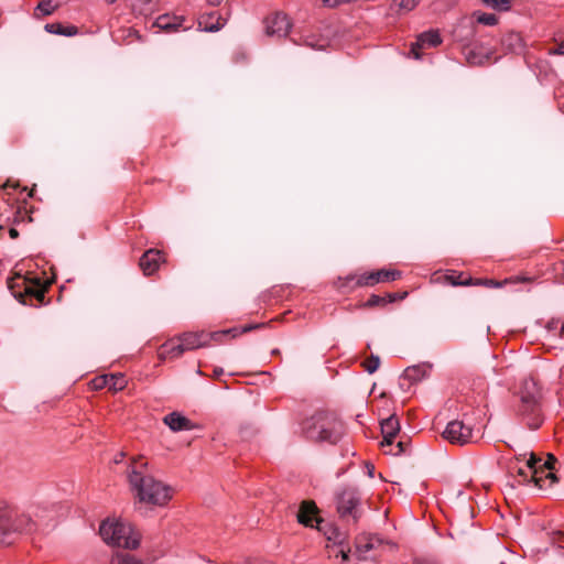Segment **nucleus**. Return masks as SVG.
Listing matches in <instances>:
<instances>
[{
    "label": "nucleus",
    "mask_w": 564,
    "mask_h": 564,
    "mask_svg": "<svg viewBox=\"0 0 564 564\" xmlns=\"http://www.w3.org/2000/svg\"><path fill=\"white\" fill-rule=\"evenodd\" d=\"M147 471V462H143L141 457L132 459L127 469L131 490L140 502L153 506L166 505L172 498L171 487L155 479Z\"/></svg>",
    "instance_id": "1"
},
{
    "label": "nucleus",
    "mask_w": 564,
    "mask_h": 564,
    "mask_svg": "<svg viewBox=\"0 0 564 564\" xmlns=\"http://www.w3.org/2000/svg\"><path fill=\"white\" fill-rule=\"evenodd\" d=\"M303 433L312 442L335 445L345 435V424L336 414L319 411L303 422Z\"/></svg>",
    "instance_id": "2"
},
{
    "label": "nucleus",
    "mask_w": 564,
    "mask_h": 564,
    "mask_svg": "<svg viewBox=\"0 0 564 564\" xmlns=\"http://www.w3.org/2000/svg\"><path fill=\"white\" fill-rule=\"evenodd\" d=\"M35 522L4 501H0V545H9L18 533L31 532Z\"/></svg>",
    "instance_id": "3"
},
{
    "label": "nucleus",
    "mask_w": 564,
    "mask_h": 564,
    "mask_svg": "<svg viewBox=\"0 0 564 564\" xmlns=\"http://www.w3.org/2000/svg\"><path fill=\"white\" fill-rule=\"evenodd\" d=\"M101 539L112 546L134 550L140 544V534L120 521H104L99 528Z\"/></svg>",
    "instance_id": "4"
},
{
    "label": "nucleus",
    "mask_w": 564,
    "mask_h": 564,
    "mask_svg": "<svg viewBox=\"0 0 564 564\" xmlns=\"http://www.w3.org/2000/svg\"><path fill=\"white\" fill-rule=\"evenodd\" d=\"M8 284L13 296L22 304L33 305L32 300H36L39 304L44 303L46 292L45 288L32 284L22 275H17L15 278L10 279Z\"/></svg>",
    "instance_id": "5"
},
{
    "label": "nucleus",
    "mask_w": 564,
    "mask_h": 564,
    "mask_svg": "<svg viewBox=\"0 0 564 564\" xmlns=\"http://www.w3.org/2000/svg\"><path fill=\"white\" fill-rule=\"evenodd\" d=\"M361 497L355 488H344L336 496V508L343 520H352L357 523L361 517L360 511Z\"/></svg>",
    "instance_id": "6"
},
{
    "label": "nucleus",
    "mask_w": 564,
    "mask_h": 564,
    "mask_svg": "<svg viewBox=\"0 0 564 564\" xmlns=\"http://www.w3.org/2000/svg\"><path fill=\"white\" fill-rule=\"evenodd\" d=\"M518 413L531 430L539 429L544 420L541 401L521 400Z\"/></svg>",
    "instance_id": "7"
},
{
    "label": "nucleus",
    "mask_w": 564,
    "mask_h": 564,
    "mask_svg": "<svg viewBox=\"0 0 564 564\" xmlns=\"http://www.w3.org/2000/svg\"><path fill=\"white\" fill-rule=\"evenodd\" d=\"M443 437L452 444L465 445L473 440V429L463 421L454 420L447 424Z\"/></svg>",
    "instance_id": "8"
},
{
    "label": "nucleus",
    "mask_w": 564,
    "mask_h": 564,
    "mask_svg": "<svg viewBox=\"0 0 564 564\" xmlns=\"http://www.w3.org/2000/svg\"><path fill=\"white\" fill-rule=\"evenodd\" d=\"M265 33L269 36L284 37L291 30V22L286 14L275 12L264 20Z\"/></svg>",
    "instance_id": "9"
},
{
    "label": "nucleus",
    "mask_w": 564,
    "mask_h": 564,
    "mask_svg": "<svg viewBox=\"0 0 564 564\" xmlns=\"http://www.w3.org/2000/svg\"><path fill=\"white\" fill-rule=\"evenodd\" d=\"M399 278H401V272L399 270L381 269L358 276L356 280V286H373L381 282L395 281Z\"/></svg>",
    "instance_id": "10"
},
{
    "label": "nucleus",
    "mask_w": 564,
    "mask_h": 564,
    "mask_svg": "<svg viewBox=\"0 0 564 564\" xmlns=\"http://www.w3.org/2000/svg\"><path fill=\"white\" fill-rule=\"evenodd\" d=\"M165 261L164 253L158 249L147 250L139 260V267L144 275H152L155 273L161 263Z\"/></svg>",
    "instance_id": "11"
},
{
    "label": "nucleus",
    "mask_w": 564,
    "mask_h": 564,
    "mask_svg": "<svg viewBox=\"0 0 564 564\" xmlns=\"http://www.w3.org/2000/svg\"><path fill=\"white\" fill-rule=\"evenodd\" d=\"M442 43L438 31L430 30L421 33L415 43L411 45V54L415 59L421 58L420 50L423 47H436Z\"/></svg>",
    "instance_id": "12"
},
{
    "label": "nucleus",
    "mask_w": 564,
    "mask_h": 564,
    "mask_svg": "<svg viewBox=\"0 0 564 564\" xmlns=\"http://www.w3.org/2000/svg\"><path fill=\"white\" fill-rule=\"evenodd\" d=\"M318 509L314 501L304 500L301 502L299 512H297V521L305 527H314V521L317 523L321 522V519L317 517Z\"/></svg>",
    "instance_id": "13"
},
{
    "label": "nucleus",
    "mask_w": 564,
    "mask_h": 564,
    "mask_svg": "<svg viewBox=\"0 0 564 564\" xmlns=\"http://www.w3.org/2000/svg\"><path fill=\"white\" fill-rule=\"evenodd\" d=\"M400 432L399 419L395 415H390L381 422V433L383 441L382 447L392 446L397 435Z\"/></svg>",
    "instance_id": "14"
},
{
    "label": "nucleus",
    "mask_w": 564,
    "mask_h": 564,
    "mask_svg": "<svg viewBox=\"0 0 564 564\" xmlns=\"http://www.w3.org/2000/svg\"><path fill=\"white\" fill-rule=\"evenodd\" d=\"M542 459L538 457L533 452L529 453V458L527 459V467L531 473V480L534 485L543 489L545 484V468H541L538 466Z\"/></svg>",
    "instance_id": "15"
},
{
    "label": "nucleus",
    "mask_w": 564,
    "mask_h": 564,
    "mask_svg": "<svg viewBox=\"0 0 564 564\" xmlns=\"http://www.w3.org/2000/svg\"><path fill=\"white\" fill-rule=\"evenodd\" d=\"M178 338L182 341L185 351L194 350L206 346L207 333H184Z\"/></svg>",
    "instance_id": "16"
},
{
    "label": "nucleus",
    "mask_w": 564,
    "mask_h": 564,
    "mask_svg": "<svg viewBox=\"0 0 564 564\" xmlns=\"http://www.w3.org/2000/svg\"><path fill=\"white\" fill-rule=\"evenodd\" d=\"M185 352L181 339L173 338L165 341L159 349V358L164 360L167 358H177Z\"/></svg>",
    "instance_id": "17"
},
{
    "label": "nucleus",
    "mask_w": 564,
    "mask_h": 564,
    "mask_svg": "<svg viewBox=\"0 0 564 564\" xmlns=\"http://www.w3.org/2000/svg\"><path fill=\"white\" fill-rule=\"evenodd\" d=\"M521 400L542 401L541 388L534 379L528 378L523 380L520 388V401Z\"/></svg>",
    "instance_id": "18"
},
{
    "label": "nucleus",
    "mask_w": 564,
    "mask_h": 564,
    "mask_svg": "<svg viewBox=\"0 0 564 564\" xmlns=\"http://www.w3.org/2000/svg\"><path fill=\"white\" fill-rule=\"evenodd\" d=\"M164 423L174 432L189 431L194 429V424L186 416L178 412H172L165 415Z\"/></svg>",
    "instance_id": "19"
},
{
    "label": "nucleus",
    "mask_w": 564,
    "mask_h": 564,
    "mask_svg": "<svg viewBox=\"0 0 564 564\" xmlns=\"http://www.w3.org/2000/svg\"><path fill=\"white\" fill-rule=\"evenodd\" d=\"M184 22L183 17L162 14L156 18L155 25L164 31H176L178 30Z\"/></svg>",
    "instance_id": "20"
},
{
    "label": "nucleus",
    "mask_w": 564,
    "mask_h": 564,
    "mask_svg": "<svg viewBox=\"0 0 564 564\" xmlns=\"http://www.w3.org/2000/svg\"><path fill=\"white\" fill-rule=\"evenodd\" d=\"M430 368L426 364L408 367L403 372V378L411 383L419 382L429 375Z\"/></svg>",
    "instance_id": "21"
},
{
    "label": "nucleus",
    "mask_w": 564,
    "mask_h": 564,
    "mask_svg": "<svg viewBox=\"0 0 564 564\" xmlns=\"http://www.w3.org/2000/svg\"><path fill=\"white\" fill-rule=\"evenodd\" d=\"M45 31L52 34L64 35V36H74L78 34V28L75 25L64 26L62 23H47L44 26Z\"/></svg>",
    "instance_id": "22"
},
{
    "label": "nucleus",
    "mask_w": 564,
    "mask_h": 564,
    "mask_svg": "<svg viewBox=\"0 0 564 564\" xmlns=\"http://www.w3.org/2000/svg\"><path fill=\"white\" fill-rule=\"evenodd\" d=\"M127 386V379L122 373L108 375V390L112 392L121 391Z\"/></svg>",
    "instance_id": "23"
},
{
    "label": "nucleus",
    "mask_w": 564,
    "mask_h": 564,
    "mask_svg": "<svg viewBox=\"0 0 564 564\" xmlns=\"http://www.w3.org/2000/svg\"><path fill=\"white\" fill-rule=\"evenodd\" d=\"M529 281H531V278L520 276V275L512 276V278H509V279H505L503 281H496V280H492V279H485L484 286H487V288H501V286H503L505 284H508V283L529 282Z\"/></svg>",
    "instance_id": "24"
},
{
    "label": "nucleus",
    "mask_w": 564,
    "mask_h": 564,
    "mask_svg": "<svg viewBox=\"0 0 564 564\" xmlns=\"http://www.w3.org/2000/svg\"><path fill=\"white\" fill-rule=\"evenodd\" d=\"M57 9L56 4L52 3V0H43L37 3L35 8V17L40 18V14L37 12H41V15L47 17L55 12Z\"/></svg>",
    "instance_id": "25"
},
{
    "label": "nucleus",
    "mask_w": 564,
    "mask_h": 564,
    "mask_svg": "<svg viewBox=\"0 0 564 564\" xmlns=\"http://www.w3.org/2000/svg\"><path fill=\"white\" fill-rule=\"evenodd\" d=\"M229 334H232V336H237L238 334V330L237 328H231V329H227V330H219V332H213V333H207V338H206V346L212 341H217V343H221L223 339L229 335Z\"/></svg>",
    "instance_id": "26"
},
{
    "label": "nucleus",
    "mask_w": 564,
    "mask_h": 564,
    "mask_svg": "<svg viewBox=\"0 0 564 564\" xmlns=\"http://www.w3.org/2000/svg\"><path fill=\"white\" fill-rule=\"evenodd\" d=\"M380 364V357L377 355H371L362 362V366L368 373H373L379 369Z\"/></svg>",
    "instance_id": "27"
},
{
    "label": "nucleus",
    "mask_w": 564,
    "mask_h": 564,
    "mask_svg": "<svg viewBox=\"0 0 564 564\" xmlns=\"http://www.w3.org/2000/svg\"><path fill=\"white\" fill-rule=\"evenodd\" d=\"M482 2L499 11H508L511 8V0H482Z\"/></svg>",
    "instance_id": "28"
},
{
    "label": "nucleus",
    "mask_w": 564,
    "mask_h": 564,
    "mask_svg": "<svg viewBox=\"0 0 564 564\" xmlns=\"http://www.w3.org/2000/svg\"><path fill=\"white\" fill-rule=\"evenodd\" d=\"M409 441L405 438L403 440L402 437L397 442V443H393L392 446H389L390 449L387 452V453H390L392 455H400V454H403L408 451V447H409Z\"/></svg>",
    "instance_id": "29"
},
{
    "label": "nucleus",
    "mask_w": 564,
    "mask_h": 564,
    "mask_svg": "<svg viewBox=\"0 0 564 564\" xmlns=\"http://www.w3.org/2000/svg\"><path fill=\"white\" fill-rule=\"evenodd\" d=\"M463 272L452 271L444 275V281L453 286L464 285Z\"/></svg>",
    "instance_id": "30"
},
{
    "label": "nucleus",
    "mask_w": 564,
    "mask_h": 564,
    "mask_svg": "<svg viewBox=\"0 0 564 564\" xmlns=\"http://www.w3.org/2000/svg\"><path fill=\"white\" fill-rule=\"evenodd\" d=\"M421 0H393V4L402 11H412Z\"/></svg>",
    "instance_id": "31"
},
{
    "label": "nucleus",
    "mask_w": 564,
    "mask_h": 564,
    "mask_svg": "<svg viewBox=\"0 0 564 564\" xmlns=\"http://www.w3.org/2000/svg\"><path fill=\"white\" fill-rule=\"evenodd\" d=\"M477 22L484 25H496L498 23V18L494 13H479L477 14Z\"/></svg>",
    "instance_id": "32"
},
{
    "label": "nucleus",
    "mask_w": 564,
    "mask_h": 564,
    "mask_svg": "<svg viewBox=\"0 0 564 564\" xmlns=\"http://www.w3.org/2000/svg\"><path fill=\"white\" fill-rule=\"evenodd\" d=\"M550 540L553 544L564 549V531L553 530L549 532Z\"/></svg>",
    "instance_id": "33"
},
{
    "label": "nucleus",
    "mask_w": 564,
    "mask_h": 564,
    "mask_svg": "<svg viewBox=\"0 0 564 564\" xmlns=\"http://www.w3.org/2000/svg\"><path fill=\"white\" fill-rule=\"evenodd\" d=\"M116 560L118 564H142L141 561L130 554L118 553Z\"/></svg>",
    "instance_id": "34"
},
{
    "label": "nucleus",
    "mask_w": 564,
    "mask_h": 564,
    "mask_svg": "<svg viewBox=\"0 0 564 564\" xmlns=\"http://www.w3.org/2000/svg\"><path fill=\"white\" fill-rule=\"evenodd\" d=\"M91 387L95 390H100L104 388L108 389V375L98 376L91 380Z\"/></svg>",
    "instance_id": "35"
},
{
    "label": "nucleus",
    "mask_w": 564,
    "mask_h": 564,
    "mask_svg": "<svg viewBox=\"0 0 564 564\" xmlns=\"http://www.w3.org/2000/svg\"><path fill=\"white\" fill-rule=\"evenodd\" d=\"M386 304H387V299H386V297H382V296H379V295L372 294V295L367 300V302L365 303V306H366V307H375V306L386 305Z\"/></svg>",
    "instance_id": "36"
},
{
    "label": "nucleus",
    "mask_w": 564,
    "mask_h": 564,
    "mask_svg": "<svg viewBox=\"0 0 564 564\" xmlns=\"http://www.w3.org/2000/svg\"><path fill=\"white\" fill-rule=\"evenodd\" d=\"M511 468L517 471V475L519 477H521V480H519L520 484L521 482H530V481H532L531 480V473H530V470L528 469L527 466L525 467H518V468L511 467Z\"/></svg>",
    "instance_id": "37"
},
{
    "label": "nucleus",
    "mask_w": 564,
    "mask_h": 564,
    "mask_svg": "<svg viewBox=\"0 0 564 564\" xmlns=\"http://www.w3.org/2000/svg\"><path fill=\"white\" fill-rule=\"evenodd\" d=\"M505 42H508L513 48L522 47V39L518 33H510L507 35Z\"/></svg>",
    "instance_id": "38"
},
{
    "label": "nucleus",
    "mask_w": 564,
    "mask_h": 564,
    "mask_svg": "<svg viewBox=\"0 0 564 564\" xmlns=\"http://www.w3.org/2000/svg\"><path fill=\"white\" fill-rule=\"evenodd\" d=\"M355 280V276L354 275H348L346 278H338L337 281L334 282V285L341 290V289H345L346 286H348L349 282L354 281Z\"/></svg>",
    "instance_id": "39"
},
{
    "label": "nucleus",
    "mask_w": 564,
    "mask_h": 564,
    "mask_svg": "<svg viewBox=\"0 0 564 564\" xmlns=\"http://www.w3.org/2000/svg\"><path fill=\"white\" fill-rule=\"evenodd\" d=\"M555 457L552 455V454H549V457H547V460L544 462L543 464H538L539 467L541 468H545V470H550V469H553V465L555 463Z\"/></svg>",
    "instance_id": "40"
},
{
    "label": "nucleus",
    "mask_w": 564,
    "mask_h": 564,
    "mask_svg": "<svg viewBox=\"0 0 564 564\" xmlns=\"http://www.w3.org/2000/svg\"><path fill=\"white\" fill-rule=\"evenodd\" d=\"M406 295H408L406 292H403L401 294L400 293H389L387 295V297H386L387 299V303H392V302H394L397 300H403Z\"/></svg>",
    "instance_id": "41"
},
{
    "label": "nucleus",
    "mask_w": 564,
    "mask_h": 564,
    "mask_svg": "<svg viewBox=\"0 0 564 564\" xmlns=\"http://www.w3.org/2000/svg\"><path fill=\"white\" fill-rule=\"evenodd\" d=\"M323 4L328 8H337L343 3H347V0H322Z\"/></svg>",
    "instance_id": "42"
},
{
    "label": "nucleus",
    "mask_w": 564,
    "mask_h": 564,
    "mask_svg": "<svg viewBox=\"0 0 564 564\" xmlns=\"http://www.w3.org/2000/svg\"><path fill=\"white\" fill-rule=\"evenodd\" d=\"M485 279H473V278H466L464 280V285H482L484 286Z\"/></svg>",
    "instance_id": "43"
},
{
    "label": "nucleus",
    "mask_w": 564,
    "mask_h": 564,
    "mask_svg": "<svg viewBox=\"0 0 564 564\" xmlns=\"http://www.w3.org/2000/svg\"><path fill=\"white\" fill-rule=\"evenodd\" d=\"M550 55H564V40L555 48L549 50Z\"/></svg>",
    "instance_id": "44"
},
{
    "label": "nucleus",
    "mask_w": 564,
    "mask_h": 564,
    "mask_svg": "<svg viewBox=\"0 0 564 564\" xmlns=\"http://www.w3.org/2000/svg\"><path fill=\"white\" fill-rule=\"evenodd\" d=\"M545 481H549V486H552L553 484H555L557 481V477L552 471V469L545 470Z\"/></svg>",
    "instance_id": "45"
},
{
    "label": "nucleus",
    "mask_w": 564,
    "mask_h": 564,
    "mask_svg": "<svg viewBox=\"0 0 564 564\" xmlns=\"http://www.w3.org/2000/svg\"><path fill=\"white\" fill-rule=\"evenodd\" d=\"M264 326H265L264 323L246 325L245 327L241 328L240 333H247V332H250L253 329L262 328Z\"/></svg>",
    "instance_id": "46"
},
{
    "label": "nucleus",
    "mask_w": 564,
    "mask_h": 564,
    "mask_svg": "<svg viewBox=\"0 0 564 564\" xmlns=\"http://www.w3.org/2000/svg\"><path fill=\"white\" fill-rule=\"evenodd\" d=\"M561 324L562 322L560 319H552L551 322L547 323V329L549 330H560V327H561Z\"/></svg>",
    "instance_id": "47"
},
{
    "label": "nucleus",
    "mask_w": 564,
    "mask_h": 564,
    "mask_svg": "<svg viewBox=\"0 0 564 564\" xmlns=\"http://www.w3.org/2000/svg\"><path fill=\"white\" fill-rule=\"evenodd\" d=\"M372 547H373V544L371 542H367L364 545L358 544L356 549H357L358 553H366V552L370 551Z\"/></svg>",
    "instance_id": "48"
},
{
    "label": "nucleus",
    "mask_w": 564,
    "mask_h": 564,
    "mask_svg": "<svg viewBox=\"0 0 564 564\" xmlns=\"http://www.w3.org/2000/svg\"><path fill=\"white\" fill-rule=\"evenodd\" d=\"M350 550L340 549L338 553L335 555L336 557L340 556L343 561H347L349 558Z\"/></svg>",
    "instance_id": "49"
},
{
    "label": "nucleus",
    "mask_w": 564,
    "mask_h": 564,
    "mask_svg": "<svg viewBox=\"0 0 564 564\" xmlns=\"http://www.w3.org/2000/svg\"><path fill=\"white\" fill-rule=\"evenodd\" d=\"M366 469H367V473H368L369 477H373V473H375L373 464L367 462L366 463Z\"/></svg>",
    "instance_id": "50"
},
{
    "label": "nucleus",
    "mask_w": 564,
    "mask_h": 564,
    "mask_svg": "<svg viewBox=\"0 0 564 564\" xmlns=\"http://www.w3.org/2000/svg\"><path fill=\"white\" fill-rule=\"evenodd\" d=\"M221 26H223V24L217 23V24H213L210 26L206 25L205 29L210 31V32H215V31H218Z\"/></svg>",
    "instance_id": "51"
},
{
    "label": "nucleus",
    "mask_w": 564,
    "mask_h": 564,
    "mask_svg": "<svg viewBox=\"0 0 564 564\" xmlns=\"http://www.w3.org/2000/svg\"><path fill=\"white\" fill-rule=\"evenodd\" d=\"M9 236H10V238L15 239L19 237V231L15 228H10Z\"/></svg>",
    "instance_id": "52"
},
{
    "label": "nucleus",
    "mask_w": 564,
    "mask_h": 564,
    "mask_svg": "<svg viewBox=\"0 0 564 564\" xmlns=\"http://www.w3.org/2000/svg\"><path fill=\"white\" fill-rule=\"evenodd\" d=\"M210 6H219L223 0H207Z\"/></svg>",
    "instance_id": "53"
},
{
    "label": "nucleus",
    "mask_w": 564,
    "mask_h": 564,
    "mask_svg": "<svg viewBox=\"0 0 564 564\" xmlns=\"http://www.w3.org/2000/svg\"><path fill=\"white\" fill-rule=\"evenodd\" d=\"M527 455H528L527 453L519 454L518 456H516V459H517L518 462L524 460V459H525V457H527Z\"/></svg>",
    "instance_id": "54"
},
{
    "label": "nucleus",
    "mask_w": 564,
    "mask_h": 564,
    "mask_svg": "<svg viewBox=\"0 0 564 564\" xmlns=\"http://www.w3.org/2000/svg\"><path fill=\"white\" fill-rule=\"evenodd\" d=\"M558 336L560 337H564V323L561 324V327H560V330H558Z\"/></svg>",
    "instance_id": "55"
},
{
    "label": "nucleus",
    "mask_w": 564,
    "mask_h": 564,
    "mask_svg": "<svg viewBox=\"0 0 564 564\" xmlns=\"http://www.w3.org/2000/svg\"><path fill=\"white\" fill-rule=\"evenodd\" d=\"M335 542L341 544L343 540H339V534L337 533L335 536Z\"/></svg>",
    "instance_id": "56"
},
{
    "label": "nucleus",
    "mask_w": 564,
    "mask_h": 564,
    "mask_svg": "<svg viewBox=\"0 0 564 564\" xmlns=\"http://www.w3.org/2000/svg\"><path fill=\"white\" fill-rule=\"evenodd\" d=\"M9 186H11V184L9 182H7V183H4L3 188H7ZM12 187H15V185H12Z\"/></svg>",
    "instance_id": "57"
},
{
    "label": "nucleus",
    "mask_w": 564,
    "mask_h": 564,
    "mask_svg": "<svg viewBox=\"0 0 564 564\" xmlns=\"http://www.w3.org/2000/svg\"><path fill=\"white\" fill-rule=\"evenodd\" d=\"M220 373H223V369H220V370H215V375H217V376H218V375H220Z\"/></svg>",
    "instance_id": "58"
},
{
    "label": "nucleus",
    "mask_w": 564,
    "mask_h": 564,
    "mask_svg": "<svg viewBox=\"0 0 564 564\" xmlns=\"http://www.w3.org/2000/svg\"><path fill=\"white\" fill-rule=\"evenodd\" d=\"M109 4L115 3L117 0H106Z\"/></svg>",
    "instance_id": "59"
},
{
    "label": "nucleus",
    "mask_w": 564,
    "mask_h": 564,
    "mask_svg": "<svg viewBox=\"0 0 564 564\" xmlns=\"http://www.w3.org/2000/svg\"><path fill=\"white\" fill-rule=\"evenodd\" d=\"M561 379L564 382V370L561 372Z\"/></svg>",
    "instance_id": "60"
}]
</instances>
